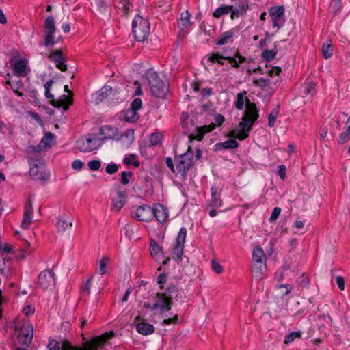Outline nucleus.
<instances>
[{
  "instance_id": "obj_1",
  "label": "nucleus",
  "mask_w": 350,
  "mask_h": 350,
  "mask_svg": "<svg viewBox=\"0 0 350 350\" xmlns=\"http://www.w3.org/2000/svg\"><path fill=\"white\" fill-rule=\"evenodd\" d=\"M152 94L158 98H163L167 90V85L159 77L153 69H149L144 75Z\"/></svg>"
},
{
  "instance_id": "obj_2",
  "label": "nucleus",
  "mask_w": 350,
  "mask_h": 350,
  "mask_svg": "<svg viewBox=\"0 0 350 350\" xmlns=\"http://www.w3.org/2000/svg\"><path fill=\"white\" fill-rule=\"evenodd\" d=\"M176 292V286H171L167 287L163 293H157L154 297V304L152 305V308L159 309L161 314L170 311L172 305V294Z\"/></svg>"
},
{
  "instance_id": "obj_3",
  "label": "nucleus",
  "mask_w": 350,
  "mask_h": 350,
  "mask_svg": "<svg viewBox=\"0 0 350 350\" xmlns=\"http://www.w3.org/2000/svg\"><path fill=\"white\" fill-rule=\"evenodd\" d=\"M133 33L135 40L138 42L146 40L150 33V24L147 19L137 14L132 23Z\"/></svg>"
},
{
  "instance_id": "obj_4",
  "label": "nucleus",
  "mask_w": 350,
  "mask_h": 350,
  "mask_svg": "<svg viewBox=\"0 0 350 350\" xmlns=\"http://www.w3.org/2000/svg\"><path fill=\"white\" fill-rule=\"evenodd\" d=\"M102 143L97 134L92 133L80 137L77 141V148L83 152H89L100 147Z\"/></svg>"
},
{
  "instance_id": "obj_5",
  "label": "nucleus",
  "mask_w": 350,
  "mask_h": 350,
  "mask_svg": "<svg viewBox=\"0 0 350 350\" xmlns=\"http://www.w3.org/2000/svg\"><path fill=\"white\" fill-rule=\"evenodd\" d=\"M54 81L53 79H49L44 84V95L46 98L52 99L50 102L51 105L57 108L62 107L63 110L66 111L68 109L69 106L72 105V99L65 94L62 95L58 100L53 99L54 96L50 92V89Z\"/></svg>"
},
{
  "instance_id": "obj_6",
  "label": "nucleus",
  "mask_w": 350,
  "mask_h": 350,
  "mask_svg": "<svg viewBox=\"0 0 350 350\" xmlns=\"http://www.w3.org/2000/svg\"><path fill=\"white\" fill-rule=\"evenodd\" d=\"M224 120L225 118L223 115L217 114L215 118V123L201 127L196 126L193 131L189 135V140H202L204 133L212 131L215 129L216 126H220L224 122Z\"/></svg>"
},
{
  "instance_id": "obj_7",
  "label": "nucleus",
  "mask_w": 350,
  "mask_h": 350,
  "mask_svg": "<svg viewBox=\"0 0 350 350\" xmlns=\"http://www.w3.org/2000/svg\"><path fill=\"white\" fill-rule=\"evenodd\" d=\"M56 31L55 21L53 16H48L44 21V42L46 47L53 46L57 41L55 40L54 34Z\"/></svg>"
},
{
  "instance_id": "obj_8",
  "label": "nucleus",
  "mask_w": 350,
  "mask_h": 350,
  "mask_svg": "<svg viewBox=\"0 0 350 350\" xmlns=\"http://www.w3.org/2000/svg\"><path fill=\"white\" fill-rule=\"evenodd\" d=\"M193 154L191 151V148L188 146L187 152L179 157L176 165L177 172L180 173L185 178L187 172L193 166Z\"/></svg>"
},
{
  "instance_id": "obj_9",
  "label": "nucleus",
  "mask_w": 350,
  "mask_h": 350,
  "mask_svg": "<svg viewBox=\"0 0 350 350\" xmlns=\"http://www.w3.org/2000/svg\"><path fill=\"white\" fill-rule=\"evenodd\" d=\"M27 159L30 165L29 174L32 179L38 181H46L49 178V174L46 172L44 167L38 165V159L33 157H28Z\"/></svg>"
},
{
  "instance_id": "obj_10",
  "label": "nucleus",
  "mask_w": 350,
  "mask_h": 350,
  "mask_svg": "<svg viewBox=\"0 0 350 350\" xmlns=\"http://www.w3.org/2000/svg\"><path fill=\"white\" fill-rule=\"evenodd\" d=\"M253 124L254 123L251 122L250 120L242 118L241 121L237 127V131H232L229 136L239 140H244L248 137Z\"/></svg>"
},
{
  "instance_id": "obj_11",
  "label": "nucleus",
  "mask_w": 350,
  "mask_h": 350,
  "mask_svg": "<svg viewBox=\"0 0 350 350\" xmlns=\"http://www.w3.org/2000/svg\"><path fill=\"white\" fill-rule=\"evenodd\" d=\"M142 107V101L141 98H135L132 101L130 107L124 111V120L128 122H135L137 121L139 118L137 111H139Z\"/></svg>"
},
{
  "instance_id": "obj_12",
  "label": "nucleus",
  "mask_w": 350,
  "mask_h": 350,
  "mask_svg": "<svg viewBox=\"0 0 350 350\" xmlns=\"http://www.w3.org/2000/svg\"><path fill=\"white\" fill-rule=\"evenodd\" d=\"M54 273L50 269H45L40 273L38 276V286L43 290L49 288L51 286L55 285Z\"/></svg>"
},
{
  "instance_id": "obj_13",
  "label": "nucleus",
  "mask_w": 350,
  "mask_h": 350,
  "mask_svg": "<svg viewBox=\"0 0 350 350\" xmlns=\"http://www.w3.org/2000/svg\"><path fill=\"white\" fill-rule=\"evenodd\" d=\"M234 4L230 5L232 7L230 18L234 20L240 16H244L249 9L247 0H231Z\"/></svg>"
},
{
  "instance_id": "obj_14",
  "label": "nucleus",
  "mask_w": 350,
  "mask_h": 350,
  "mask_svg": "<svg viewBox=\"0 0 350 350\" xmlns=\"http://www.w3.org/2000/svg\"><path fill=\"white\" fill-rule=\"evenodd\" d=\"M97 135H103L102 137H100L101 143L107 139L119 140L122 137V135L120 134L117 128L109 125L102 126Z\"/></svg>"
},
{
  "instance_id": "obj_15",
  "label": "nucleus",
  "mask_w": 350,
  "mask_h": 350,
  "mask_svg": "<svg viewBox=\"0 0 350 350\" xmlns=\"http://www.w3.org/2000/svg\"><path fill=\"white\" fill-rule=\"evenodd\" d=\"M208 61L211 63L217 62L220 65H224V63L223 60H228V62L231 64V67L234 68H239L240 65L238 64L234 57H232L231 55H222L218 52L212 53L207 55Z\"/></svg>"
},
{
  "instance_id": "obj_16",
  "label": "nucleus",
  "mask_w": 350,
  "mask_h": 350,
  "mask_svg": "<svg viewBox=\"0 0 350 350\" xmlns=\"http://www.w3.org/2000/svg\"><path fill=\"white\" fill-rule=\"evenodd\" d=\"M269 14L271 17L273 27L280 28L284 25L285 19L284 18V8L283 6L271 8Z\"/></svg>"
},
{
  "instance_id": "obj_17",
  "label": "nucleus",
  "mask_w": 350,
  "mask_h": 350,
  "mask_svg": "<svg viewBox=\"0 0 350 350\" xmlns=\"http://www.w3.org/2000/svg\"><path fill=\"white\" fill-rule=\"evenodd\" d=\"M10 63L17 76L25 77L28 75L27 60L26 59L23 58L15 62V57H12L10 59Z\"/></svg>"
},
{
  "instance_id": "obj_18",
  "label": "nucleus",
  "mask_w": 350,
  "mask_h": 350,
  "mask_svg": "<svg viewBox=\"0 0 350 350\" xmlns=\"http://www.w3.org/2000/svg\"><path fill=\"white\" fill-rule=\"evenodd\" d=\"M133 217L142 221H150L152 219V208L146 204L139 206Z\"/></svg>"
},
{
  "instance_id": "obj_19",
  "label": "nucleus",
  "mask_w": 350,
  "mask_h": 350,
  "mask_svg": "<svg viewBox=\"0 0 350 350\" xmlns=\"http://www.w3.org/2000/svg\"><path fill=\"white\" fill-rule=\"evenodd\" d=\"M246 107L242 118H247L254 123L259 117L258 111L254 103H252L248 98H245Z\"/></svg>"
},
{
  "instance_id": "obj_20",
  "label": "nucleus",
  "mask_w": 350,
  "mask_h": 350,
  "mask_svg": "<svg viewBox=\"0 0 350 350\" xmlns=\"http://www.w3.org/2000/svg\"><path fill=\"white\" fill-rule=\"evenodd\" d=\"M33 332V327L31 325L23 327L18 334L19 342L25 347H28L32 341Z\"/></svg>"
},
{
  "instance_id": "obj_21",
  "label": "nucleus",
  "mask_w": 350,
  "mask_h": 350,
  "mask_svg": "<svg viewBox=\"0 0 350 350\" xmlns=\"http://www.w3.org/2000/svg\"><path fill=\"white\" fill-rule=\"evenodd\" d=\"M135 321H139L136 325L137 331L142 335L151 334L154 332V327L153 325L150 324L145 321L144 319H142L139 315L135 317Z\"/></svg>"
},
{
  "instance_id": "obj_22",
  "label": "nucleus",
  "mask_w": 350,
  "mask_h": 350,
  "mask_svg": "<svg viewBox=\"0 0 350 350\" xmlns=\"http://www.w3.org/2000/svg\"><path fill=\"white\" fill-rule=\"evenodd\" d=\"M33 213V205L31 199H28L25 206L23 221L21 227L27 229L31 222V215Z\"/></svg>"
},
{
  "instance_id": "obj_23",
  "label": "nucleus",
  "mask_w": 350,
  "mask_h": 350,
  "mask_svg": "<svg viewBox=\"0 0 350 350\" xmlns=\"http://www.w3.org/2000/svg\"><path fill=\"white\" fill-rule=\"evenodd\" d=\"M152 217H154L159 223L164 222L168 217L167 209L161 204H156L152 208Z\"/></svg>"
},
{
  "instance_id": "obj_24",
  "label": "nucleus",
  "mask_w": 350,
  "mask_h": 350,
  "mask_svg": "<svg viewBox=\"0 0 350 350\" xmlns=\"http://www.w3.org/2000/svg\"><path fill=\"white\" fill-rule=\"evenodd\" d=\"M55 227L58 233H64L68 227H72V223L66 217L59 216L55 223Z\"/></svg>"
},
{
  "instance_id": "obj_25",
  "label": "nucleus",
  "mask_w": 350,
  "mask_h": 350,
  "mask_svg": "<svg viewBox=\"0 0 350 350\" xmlns=\"http://www.w3.org/2000/svg\"><path fill=\"white\" fill-rule=\"evenodd\" d=\"M239 143L234 139H228L224 142H219L215 144V150H220L221 149L224 150H232L236 149L239 147Z\"/></svg>"
},
{
  "instance_id": "obj_26",
  "label": "nucleus",
  "mask_w": 350,
  "mask_h": 350,
  "mask_svg": "<svg viewBox=\"0 0 350 350\" xmlns=\"http://www.w3.org/2000/svg\"><path fill=\"white\" fill-rule=\"evenodd\" d=\"M211 191L212 206L217 208L221 207L222 204V201L220 198L221 190L216 187H211Z\"/></svg>"
},
{
  "instance_id": "obj_27",
  "label": "nucleus",
  "mask_w": 350,
  "mask_h": 350,
  "mask_svg": "<svg viewBox=\"0 0 350 350\" xmlns=\"http://www.w3.org/2000/svg\"><path fill=\"white\" fill-rule=\"evenodd\" d=\"M190 17L191 14L188 11L181 13L180 17L178 21V25L182 30L188 28L191 25Z\"/></svg>"
},
{
  "instance_id": "obj_28",
  "label": "nucleus",
  "mask_w": 350,
  "mask_h": 350,
  "mask_svg": "<svg viewBox=\"0 0 350 350\" xmlns=\"http://www.w3.org/2000/svg\"><path fill=\"white\" fill-rule=\"evenodd\" d=\"M115 92H116V91L114 90L111 87L108 85L103 86L98 92V100L103 101L109 96L114 95Z\"/></svg>"
},
{
  "instance_id": "obj_29",
  "label": "nucleus",
  "mask_w": 350,
  "mask_h": 350,
  "mask_svg": "<svg viewBox=\"0 0 350 350\" xmlns=\"http://www.w3.org/2000/svg\"><path fill=\"white\" fill-rule=\"evenodd\" d=\"M150 250L151 256L155 259H158L162 253V247L158 245L154 239L150 240Z\"/></svg>"
},
{
  "instance_id": "obj_30",
  "label": "nucleus",
  "mask_w": 350,
  "mask_h": 350,
  "mask_svg": "<svg viewBox=\"0 0 350 350\" xmlns=\"http://www.w3.org/2000/svg\"><path fill=\"white\" fill-rule=\"evenodd\" d=\"M333 45L330 40H327L322 46V54L325 59L330 58L333 55Z\"/></svg>"
},
{
  "instance_id": "obj_31",
  "label": "nucleus",
  "mask_w": 350,
  "mask_h": 350,
  "mask_svg": "<svg viewBox=\"0 0 350 350\" xmlns=\"http://www.w3.org/2000/svg\"><path fill=\"white\" fill-rule=\"evenodd\" d=\"M232 7L228 5H223L219 8H217L214 12L213 13V17L216 18H220L221 16L224 14H228L229 13L231 14Z\"/></svg>"
},
{
  "instance_id": "obj_32",
  "label": "nucleus",
  "mask_w": 350,
  "mask_h": 350,
  "mask_svg": "<svg viewBox=\"0 0 350 350\" xmlns=\"http://www.w3.org/2000/svg\"><path fill=\"white\" fill-rule=\"evenodd\" d=\"M265 258V253L261 247H257L253 250L252 252V260L254 262H263Z\"/></svg>"
},
{
  "instance_id": "obj_33",
  "label": "nucleus",
  "mask_w": 350,
  "mask_h": 350,
  "mask_svg": "<svg viewBox=\"0 0 350 350\" xmlns=\"http://www.w3.org/2000/svg\"><path fill=\"white\" fill-rule=\"evenodd\" d=\"M49 58L55 63V65L65 62V59L62 55V50L57 49L49 55Z\"/></svg>"
},
{
  "instance_id": "obj_34",
  "label": "nucleus",
  "mask_w": 350,
  "mask_h": 350,
  "mask_svg": "<svg viewBox=\"0 0 350 350\" xmlns=\"http://www.w3.org/2000/svg\"><path fill=\"white\" fill-rule=\"evenodd\" d=\"M54 138L55 135L51 132L45 133L40 141L41 145H42L44 148H51Z\"/></svg>"
},
{
  "instance_id": "obj_35",
  "label": "nucleus",
  "mask_w": 350,
  "mask_h": 350,
  "mask_svg": "<svg viewBox=\"0 0 350 350\" xmlns=\"http://www.w3.org/2000/svg\"><path fill=\"white\" fill-rule=\"evenodd\" d=\"M62 350H97L96 347L90 343H86L83 347H73L70 345V344L67 343L65 345L64 347Z\"/></svg>"
},
{
  "instance_id": "obj_36",
  "label": "nucleus",
  "mask_w": 350,
  "mask_h": 350,
  "mask_svg": "<svg viewBox=\"0 0 350 350\" xmlns=\"http://www.w3.org/2000/svg\"><path fill=\"white\" fill-rule=\"evenodd\" d=\"M246 94H247L246 91H243V92L237 94V100L234 102V106L237 109H239V110L243 109V106H244V102H245L244 97Z\"/></svg>"
},
{
  "instance_id": "obj_37",
  "label": "nucleus",
  "mask_w": 350,
  "mask_h": 350,
  "mask_svg": "<svg viewBox=\"0 0 350 350\" xmlns=\"http://www.w3.org/2000/svg\"><path fill=\"white\" fill-rule=\"evenodd\" d=\"M184 245H178L176 243V245L173 249V259L176 261H180L183 254Z\"/></svg>"
},
{
  "instance_id": "obj_38",
  "label": "nucleus",
  "mask_w": 350,
  "mask_h": 350,
  "mask_svg": "<svg viewBox=\"0 0 350 350\" xmlns=\"http://www.w3.org/2000/svg\"><path fill=\"white\" fill-rule=\"evenodd\" d=\"M278 53L277 49H272V50H265L262 53V57L266 61V62H271L273 59H275L276 55Z\"/></svg>"
},
{
  "instance_id": "obj_39",
  "label": "nucleus",
  "mask_w": 350,
  "mask_h": 350,
  "mask_svg": "<svg viewBox=\"0 0 350 350\" xmlns=\"http://www.w3.org/2000/svg\"><path fill=\"white\" fill-rule=\"evenodd\" d=\"M234 33L232 31H227L221 34L217 42V44L221 46L228 43V40L233 36Z\"/></svg>"
},
{
  "instance_id": "obj_40",
  "label": "nucleus",
  "mask_w": 350,
  "mask_h": 350,
  "mask_svg": "<svg viewBox=\"0 0 350 350\" xmlns=\"http://www.w3.org/2000/svg\"><path fill=\"white\" fill-rule=\"evenodd\" d=\"M316 84L313 82H308L303 87L301 93L304 95H313L315 94Z\"/></svg>"
},
{
  "instance_id": "obj_41",
  "label": "nucleus",
  "mask_w": 350,
  "mask_h": 350,
  "mask_svg": "<svg viewBox=\"0 0 350 350\" xmlns=\"http://www.w3.org/2000/svg\"><path fill=\"white\" fill-rule=\"evenodd\" d=\"M301 332L300 331L291 332L284 338V343L286 345L290 344L296 338H301Z\"/></svg>"
},
{
  "instance_id": "obj_42",
  "label": "nucleus",
  "mask_w": 350,
  "mask_h": 350,
  "mask_svg": "<svg viewBox=\"0 0 350 350\" xmlns=\"http://www.w3.org/2000/svg\"><path fill=\"white\" fill-rule=\"evenodd\" d=\"M278 113H279V105H278L275 108H274L269 115V117H268L269 126L272 127L274 125L275 121L278 118Z\"/></svg>"
},
{
  "instance_id": "obj_43",
  "label": "nucleus",
  "mask_w": 350,
  "mask_h": 350,
  "mask_svg": "<svg viewBox=\"0 0 350 350\" xmlns=\"http://www.w3.org/2000/svg\"><path fill=\"white\" fill-rule=\"evenodd\" d=\"M163 135L159 132H155L151 134L150 137V145L154 146L159 144L161 142Z\"/></svg>"
},
{
  "instance_id": "obj_44",
  "label": "nucleus",
  "mask_w": 350,
  "mask_h": 350,
  "mask_svg": "<svg viewBox=\"0 0 350 350\" xmlns=\"http://www.w3.org/2000/svg\"><path fill=\"white\" fill-rule=\"evenodd\" d=\"M187 236V229L185 227H182L180 229V231L178 234V236L176 239V243L178 245H184L185 242V239Z\"/></svg>"
},
{
  "instance_id": "obj_45",
  "label": "nucleus",
  "mask_w": 350,
  "mask_h": 350,
  "mask_svg": "<svg viewBox=\"0 0 350 350\" xmlns=\"http://www.w3.org/2000/svg\"><path fill=\"white\" fill-rule=\"evenodd\" d=\"M43 146L41 145V143L37 146H29L27 148V153L28 154V157H31L32 154L35 153L40 152L43 150Z\"/></svg>"
},
{
  "instance_id": "obj_46",
  "label": "nucleus",
  "mask_w": 350,
  "mask_h": 350,
  "mask_svg": "<svg viewBox=\"0 0 350 350\" xmlns=\"http://www.w3.org/2000/svg\"><path fill=\"white\" fill-rule=\"evenodd\" d=\"M109 260V258L107 256H104L98 262V271L100 275H103L106 273V265L107 262Z\"/></svg>"
},
{
  "instance_id": "obj_47",
  "label": "nucleus",
  "mask_w": 350,
  "mask_h": 350,
  "mask_svg": "<svg viewBox=\"0 0 350 350\" xmlns=\"http://www.w3.org/2000/svg\"><path fill=\"white\" fill-rule=\"evenodd\" d=\"M253 85L256 86H258L261 88H265L269 84V80L265 79L264 78H260L259 79H254L252 82Z\"/></svg>"
},
{
  "instance_id": "obj_48",
  "label": "nucleus",
  "mask_w": 350,
  "mask_h": 350,
  "mask_svg": "<svg viewBox=\"0 0 350 350\" xmlns=\"http://www.w3.org/2000/svg\"><path fill=\"white\" fill-rule=\"evenodd\" d=\"M96 5L98 11L100 14H104L107 9V2L105 0H97Z\"/></svg>"
},
{
  "instance_id": "obj_49",
  "label": "nucleus",
  "mask_w": 350,
  "mask_h": 350,
  "mask_svg": "<svg viewBox=\"0 0 350 350\" xmlns=\"http://www.w3.org/2000/svg\"><path fill=\"white\" fill-rule=\"evenodd\" d=\"M310 284L309 278L304 273L299 279V286L303 288H308Z\"/></svg>"
},
{
  "instance_id": "obj_50",
  "label": "nucleus",
  "mask_w": 350,
  "mask_h": 350,
  "mask_svg": "<svg viewBox=\"0 0 350 350\" xmlns=\"http://www.w3.org/2000/svg\"><path fill=\"white\" fill-rule=\"evenodd\" d=\"M211 268L217 274L222 273L224 270L222 266L215 260H211Z\"/></svg>"
},
{
  "instance_id": "obj_51",
  "label": "nucleus",
  "mask_w": 350,
  "mask_h": 350,
  "mask_svg": "<svg viewBox=\"0 0 350 350\" xmlns=\"http://www.w3.org/2000/svg\"><path fill=\"white\" fill-rule=\"evenodd\" d=\"M167 278V275L165 273H162L157 277V282L161 290L163 289V284L166 283Z\"/></svg>"
},
{
  "instance_id": "obj_52",
  "label": "nucleus",
  "mask_w": 350,
  "mask_h": 350,
  "mask_svg": "<svg viewBox=\"0 0 350 350\" xmlns=\"http://www.w3.org/2000/svg\"><path fill=\"white\" fill-rule=\"evenodd\" d=\"M88 165L90 170L96 171L100 167L101 163L98 160H91L88 162Z\"/></svg>"
},
{
  "instance_id": "obj_53",
  "label": "nucleus",
  "mask_w": 350,
  "mask_h": 350,
  "mask_svg": "<svg viewBox=\"0 0 350 350\" xmlns=\"http://www.w3.org/2000/svg\"><path fill=\"white\" fill-rule=\"evenodd\" d=\"M133 173L131 172L123 171L121 173V183L123 185H127L129 183V177H131Z\"/></svg>"
},
{
  "instance_id": "obj_54",
  "label": "nucleus",
  "mask_w": 350,
  "mask_h": 350,
  "mask_svg": "<svg viewBox=\"0 0 350 350\" xmlns=\"http://www.w3.org/2000/svg\"><path fill=\"white\" fill-rule=\"evenodd\" d=\"M265 264L264 262H254L253 265V271L256 273H262L263 270L265 269Z\"/></svg>"
},
{
  "instance_id": "obj_55",
  "label": "nucleus",
  "mask_w": 350,
  "mask_h": 350,
  "mask_svg": "<svg viewBox=\"0 0 350 350\" xmlns=\"http://www.w3.org/2000/svg\"><path fill=\"white\" fill-rule=\"evenodd\" d=\"M118 170V166L116 163H111L105 168V172L109 174H115Z\"/></svg>"
},
{
  "instance_id": "obj_56",
  "label": "nucleus",
  "mask_w": 350,
  "mask_h": 350,
  "mask_svg": "<svg viewBox=\"0 0 350 350\" xmlns=\"http://www.w3.org/2000/svg\"><path fill=\"white\" fill-rule=\"evenodd\" d=\"M27 254V251L25 249H18L15 252V258L17 260L24 259Z\"/></svg>"
},
{
  "instance_id": "obj_57",
  "label": "nucleus",
  "mask_w": 350,
  "mask_h": 350,
  "mask_svg": "<svg viewBox=\"0 0 350 350\" xmlns=\"http://www.w3.org/2000/svg\"><path fill=\"white\" fill-rule=\"evenodd\" d=\"M281 213V208L279 207H275L272 211V213L271 215V217L269 218V221L273 222L278 219L280 214Z\"/></svg>"
},
{
  "instance_id": "obj_58",
  "label": "nucleus",
  "mask_w": 350,
  "mask_h": 350,
  "mask_svg": "<svg viewBox=\"0 0 350 350\" xmlns=\"http://www.w3.org/2000/svg\"><path fill=\"white\" fill-rule=\"evenodd\" d=\"M49 350H60V345L58 341L53 339L49 341L48 345Z\"/></svg>"
},
{
  "instance_id": "obj_59",
  "label": "nucleus",
  "mask_w": 350,
  "mask_h": 350,
  "mask_svg": "<svg viewBox=\"0 0 350 350\" xmlns=\"http://www.w3.org/2000/svg\"><path fill=\"white\" fill-rule=\"evenodd\" d=\"M122 4V8L124 10L126 14H128L131 8L133 7V4L129 0H122L120 1Z\"/></svg>"
},
{
  "instance_id": "obj_60",
  "label": "nucleus",
  "mask_w": 350,
  "mask_h": 350,
  "mask_svg": "<svg viewBox=\"0 0 350 350\" xmlns=\"http://www.w3.org/2000/svg\"><path fill=\"white\" fill-rule=\"evenodd\" d=\"M349 139V135L344 133V132H342L340 135H339V139L338 140V143L339 144H345L347 142H348Z\"/></svg>"
},
{
  "instance_id": "obj_61",
  "label": "nucleus",
  "mask_w": 350,
  "mask_h": 350,
  "mask_svg": "<svg viewBox=\"0 0 350 350\" xmlns=\"http://www.w3.org/2000/svg\"><path fill=\"white\" fill-rule=\"evenodd\" d=\"M124 206V202L122 200H113V206L112 209L118 211H120Z\"/></svg>"
},
{
  "instance_id": "obj_62",
  "label": "nucleus",
  "mask_w": 350,
  "mask_h": 350,
  "mask_svg": "<svg viewBox=\"0 0 350 350\" xmlns=\"http://www.w3.org/2000/svg\"><path fill=\"white\" fill-rule=\"evenodd\" d=\"M232 57H234L239 65L240 64L244 63L246 61V58L241 55L238 51H236Z\"/></svg>"
},
{
  "instance_id": "obj_63",
  "label": "nucleus",
  "mask_w": 350,
  "mask_h": 350,
  "mask_svg": "<svg viewBox=\"0 0 350 350\" xmlns=\"http://www.w3.org/2000/svg\"><path fill=\"white\" fill-rule=\"evenodd\" d=\"M12 247L11 245L5 244L4 246L2 247L1 245L0 244V252L3 254H7L10 253L12 251Z\"/></svg>"
},
{
  "instance_id": "obj_64",
  "label": "nucleus",
  "mask_w": 350,
  "mask_h": 350,
  "mask_svg": "<svg viewBox=\"0 0 350 350\" xmlns=\"http://www.w3.org/2000/svg\"><path fill=\"white\" fill-rule=\"evenodd\" d=\"M72 167L75 170H79L83 167V163L79 159L75 160L72 163Z\"/></svg>"
}]
</instances>
